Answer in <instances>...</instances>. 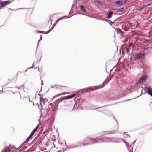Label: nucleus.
I'll use <instances>...</instances> for the list:
<instances>
[{"label":"nucleus","instance_id":"obj_18","mask_svg":"<svg viewBox=\"0 0 152 152\" xmlns=\"http://www.w3.org/2000/svg\"><path fill=\"white\" fill-rule=\"evenodd\" d=\"M82 145H75L74 146L71 145L69 146V148H68V149H72V148H76V147H78L79 146H82Z\"/></svg>","mask_w":152,"mask_h":152},{"label":"nucleus","instance_id":"obj_48","mask_svg":"<svg viewBox=\"0 0 152 152\" xmlns=\"http://www.w3.org/2000/svg\"><path fill=\"white\" fill-rule=\"evenodd\" d=\"M38 95H39V96H40V97H42L43 96V95L39 93L38 94Z\"/></svg>","mask_w":152,"mask_h":152},{"label":"nucleus","instance_id":"obj_47","mask_svg":"<svg viewBox=\"0 0 152 152\" xmlns=\"http://www.w3.org/2000/svg\"><path fill=\"white\" fill-rule=\"evenodd\" d=\"M97 107V106L94 105L92 106V109L93 108H96Z\"/></svg>","mask_w":152,"mask_h":152},{"label":"nucleus","instance_id":"obj_19","mask_svg":"<svg viewBox=\"0 0 152 152\" xmlns=\"http://www.w3.org/2000/svg\"><path fill=\"white\" fill-rule=\"evenodd\" d=\"M113 14V13L112 11H110L107 15V18L108 19H110L112 18Z\"/></svg>","mask_w":152,"mask_h":152},{"label":"nucleus","instance_id":"obj_21","mask_svg":"<svg viewBox=\"0 0 152 152\" xmlns=\"http://www.w3.org/2000/svg\"><path fill=\"white\" fill-rule=\"evenodd\" d=\"M104 140L101 141L102 142H110V139L109 138H106L104 139Z\"/></svg>","mask_w":152,"mask_h":152},{"label":"nucleus","instance_id":"obj_58","mask_svg":"<svg viewBox=\"0 0 152 152\" xmlns=\"http://www.w3.org/2000/svg\"><path fill=\"white\" fill-rule=\"evenodd\" d=\"M41 85H43V82L42 81V80H41Z\"/></svg>","mask_w":152,"mask_h":152},{"label":"nucleus","instance_id":"obj_49","mask_svg":"<svg viewBox=\"0 0 152 152\" xmlns=\"http://www.w3.org/2000/svg\"><path fill=\"white\" fill-rule=\"evenodd\" d=\"M136 98H135V99ZM134 99H134H127V100H125L124 101H123V102H124V101H129V100H132V99Z\"/></svg>","mask_w":152,"mask_h":152},{"label":"nucleus","instance_id":"obj_26","mask_svg":"<svg viewBox=\"0 0 152 152\" xmlns=\"http://www.w3.org/2000/svg\"><path fill=\"white\" fill-rule=\"evenodd\" d=\"M124 9V7H122L116 10L117 11V12H122L123 11Z\"/></svg>","mask_w":152,"mask_h":152},{"label":"nucleus","instance_id":"obj_56","mask_svg":"<svg viewBox=\"0 0 152 152\" xmlns=\"http://www.w3.org/2000/svg\"><path fill=\"white\" fill-rule=\"evenodd\" d=\"M128 0H124V3L125 4L126 3L127 1Z\"/></svg>","mask_w":152,"mask_h":152},{"label":"nucleus","instance_id":"obj_35","mask_svg":"<svg viewBox=\"0 0 152 152\" xmlns=\"http://www.w3.org/2000/svg\"><path fill=\"white\" fill-rule=\"evenodd\" d=\"M76 13L75 14H74L73 15H72V16H71V17L72 16H73V15H75L80 14V15H83V13H80L78 11H76Z\"/></svg>","mask_w":152,"mask_h":152},{"label":"nucleus","instance_id":"obj_25","mask_svg":"<svg viewBox=\"0 0 152 152\" xmlns=\"http://www.w3.org/2000/svg\"><path fill=\"white\" fill-rule=\"evenodd\" d=\"M102 133H104V134H103L99 136V137H102L103 136L105 135L108 134V131H104L102 132Z\"/></svg>","mask_w":152,"mask_h":152},{"label":"nucleus","instance_id":"obj_3","mask_svg":"<svg viewBox=\"0 0 152 152\" xmlns=\"http://www.w3.org/2000/svg\"><path fill=\"white\" fill-rule=\"evenodd\" d=\"M145 56V54L143 53H140L135 54L134 57L131 56L130 59L132 63L134 64V61H137L139 60H142L144 58Z\"/></svg>","mask_w":152,"mask_h":152},{"label":"nucleus","instance_id":"obj_54","mask_svg":"<svg viewBox=\"0 0 152 152\" xmlns=\"http://www.w3.org/2000/svg\"><path fill=\"white\" fill-rule=\"evenodd\" d=\"M108 23L109 24L112 26V27H113L112 26V24H111V22H110L109 20H108Z\"/></svg>","mask_w":152,"mask_h":152},{"label":"nucleus","instance_id":"obj_15","mask_svg":"<svg viewBox=\"0 0 152 152\" xmlns=\"http://www.w3.org/2000/svg\"><path fill=\"white\" fill-rule=\"evenodd\" d=\"M114 3L116 5H119L118 7H120L123 5V2L121 1H116Z\"/></svg>","mask_w":152,"mask_h":152},{"label":"nucleus","instance_id":"obj_28","mask_svg":"<svg viewBox=\"0 0 152 152\" xmlns=\"http://www.w3.org/2000/svg\"><path fill=\"white\" fill-rule=\"evenodd\" d=\"M74 107V106L73 107V108ZM66 108L68 109V110H71L73 109V108H72V107H71L70 106H67L66 107Z\"/></svg>","mask_w":152,"mask_h":152},{"label":"nucleus","instance_id":"obj_52","mask_svg":"<svg viewBox=\"0 0 152 152\" xmlns=\"http://www.w3.org/2000/svg\"><path fill=\"white\" fill-rule=\"evenodd\" d=\"M59 21L58 20V19L56 21V22L55 23H56V24H57V23Z\"/></svg>","mask_w":152,"mask_h":152},{"label":"nucleus","instance_id":"obj_20","mask_svg":"<svg viewBox=\"0 0 152 152\" xmlns=\"http://www.w3.org/2000/svg\"><path fill=\"white\" fill-rule=\"evenodd\" d=\"M55 88L56 89H58L59 90H61L62 88L63 87H66V86H60L58 85H56L55 86Z\"/></svg>","mask_w":152,"mask_h":152},{"label":"nucleus","instance_id":"obj_10","mask_svg":"<svg viewBox=\"0 0 152 152\" xmlns=\"http://www.w3.org/2000/svg\"><path fill=\"white\" fill-rule=\"evenodd\" d=\"M39 127V126H38V125L31 132L30 135L27 137V140H31L32 136L35 133V132L37 131V130L38 128Z\"/></svg>","mask_w":152,"mask_h":152},{"label":"nucleus","instance_id":"obj_64","mask_svg":"<svg viewBox=\"0 0 152 152\" xmlns=\"http://www.w3.org/2000/svg\"><path fill=\"white\" fill-rule=\"evenodd\" d=\"M58 143L59 144H60L61 145L62 144V142H58Z\"/></svg>","mask_w":152,"mask_h":152},{"label":"nucleus","instance_id":"obj_38","mask_svg":"<svg viewBox=\"0 0 152 152\" xmlns=\"http://www.w3.org/2000/svg\"><path fill=\"white\" fill-rule=\"evenodd\" d=\"M110 142H115V143H119L121 142V141H118V140H115L113 141L112 140H110Z\"/></svg>","mask_w":152,"mask_h":152},{"label":"nucleus","instance_id":"obj_40","mask_svg":"<svg viewBox=\"0 0 152 152\" xmlns=\"http://www.w3.org/2000/svg\"><path fill=\"white\" fill-rule=\"evenodd\" d=\"M90 145L89 143L88 142H87V143H84L83 145V146H85V145Z\"/></svg>","mask_w":152,"mask_h":152},{"label":"nucleus","instance_id":"obj_29","mask_svg":"<svg viewBox=\"0 0 152 152\" xmlns=\"http://www.w3.org/2000/svg\"><path fill=\"white\" fill-rule=\"evenodd\" d=\"M132 88H135V89H137L139 88L138 86L137 85H135L134 86H132Z\"/></svg>","mask_w":152,"mask_h":152},{"label":"nucleus","instance_id":"obj_59","mask_svg":"<svg viewBox=\"0 0 152 152\" xmlns=\"http://www.w3.org/2000/svg\"><path fill=\"white\" fill-rule=\"evenodd\" d=\"M29 98V96H26L25 97V98Z\"/></svg>","mask_w":152,"mask_h":152},{"label":"nucleus","instance_id":"obj_14","mask_svg":"<svg viewBox=\"0 0 152 152\" xmlns=\"http://www.w3.org/2000/svg\"><path fill=\"white\" fill-rule=\"evenodd\" d=\"M40 102L41 106V108H42L43 105L42 104V103L44 104L46 102L45 99L44 98L40 97Z\"/></svg>","mask_w":152,"mask_h":152},{"label":"nucleus","instance_id":"obj_42","mask_svg":"<svg viewBox=\"0 0 152 152\" xmlns=\"http://www.w3.org/2000/svg\"><path fill=\"white\" fill-rule=\"evenodd\" d=\"M32 103H33V105H34V106H35V105H37L38 108H39V104L38 103H36V104H34L33 102H32Z\"/></svg>","mask_w":152,"mask_h":152},{"label":"nucleus","instance_id":"obj_23","mask_svg":"<svg viewBox=\"0 0 152 152\" xmlns=\"http://www.w3.org/2000/svg\"><path fill=\"white\" fill-rule=\"evenodd\" d=\"M80 9L82 11L85 12L86 11V9L84 6L82 5H81L80 6Z\"/></svg>","mask_w":152,"mask_h":152},{"label":"nucleus","instance_id":"obj_41","mask_svg":"<svg viewBox=\"0 0 152 152\" xmlns=\"http://www.w3.org/2000/svg\"><path fill=\"white\" fill-rule=\"evenodd\" d=\"M100 20H102V21L108 22V20H107L104 19H101V18H100Z\"/></svg>","mask_w":152,"mask_h":152},{"label":"nucleus","instance_id":"obj_61","mask_svg":"<svg viewBox=\"0 0 152 152\" xmlns=\"http://www.w3.org/2000/svg\"><path fill=\"white\" fill-rule=\"evenodd\" d=\"M9 80L10 82L12 81V80H13V79L11 80L10 79H9Z\"/></svg>","mask_w":152,"mask_h":152},{"label":"nucleus","instance_id":"obj_43","mask_svg":"<svg viewBox=\"0 0 152 152\" xmlns=\"http://www.w3.org/2000/svg\"><path fill=\"white\" fill-rule=\"evenodd\" d=\"M124 134H126V135L128 136L129 137H131L130 136L129 134H127L126 132H124Z\"/></svg>","mask_w":152,"mask_h":152},{"label":"nucleus","instance_id":"obj_22","mask_svg":"<svg viewBox=\"0 0 152 152\" xmlns=\"http://www.w3.org/2000/svg\"><path fill=\"white\" fill-rule=\"evenodd\" d=\"M117 132V130H112L110 131H108V134H115Z\"/></svg>","mask_w":152,"mask_h":152},{"label":"nucleus","instance_id":"obj_37","mask_svg":"<svg viewBox=\"0 0 152 152\" xmlns=\"http://www.w3.org/2000/svg\"><path fill=\"white\" fill-rule=\"evenodd\" d=\"M97 3L98 4L100 5V6H102L103 5V4L102 3V2H100L99 1H97Z\"/></svg>","mask_w":152,"mask_h":152},{"label":"nucleus","instance_id":"obj_9","mask_svg":"<svg viewBox=\"0 0 152 152\" xmlns=\"http://www.w3.org/2000/svg\"><path fill=\"white\" fill-rule=\"evenodd\" d=\"M30 140H27V138L25 141L20 145L18 148V149L20 148V151H22L26 149L27 147L25 145L26 143L28 142Z\"/></svg>","mask_w":152,"mask_h":152},{"label":"nucleus","instance_id":"obj_2","mask_svg":"<svg viewBox=\"0 0 152 152\" xmlns=\"http://www.w3.org/2000/svg\"><path fill=\"white\" fill-rule=\"evenodd\" d=\"M99 87V85L98 86H96L95 87H89L86 88H83L82 89L80 90L79 91L77 92L74 93L73 94L77 93L78 94L74 96V97L76 96V97H79V96L80 95V92H82L83 94H84L85 93H87L88 91H91L94 90H96L99 88H98Z\"/></svg>","mask_w":152,"mask_h":152},{"label":"nucleus","instance_id":"obj_24","mask_svg":"<svg viewBox=\"0 0 152 152\" xmlns=\"http://www.w3.org/2000/svg\"><path fill=\"white\" fill-rule=\"evenodd\" d=\"M50 30H49L48 31L45 32L43 31H39V30H37L36 31V32L37 33H44V34H46L48 33V31H50Z\"/></svg>","mask_w":152,"mask_h":152},{"label":"nucleus","instance_id":"obj_32","mask_svg":"<svg viewBox=\"0 0 152 152\" xmlns=\"http://www.w3.org/2000/svg\"><path fill=\"white\" fill-rule=\"evenodd\" d=\"M128 40L129 39L128 38L125 37L124 38V40L123 41V42L125 43L126 42H128Z\"/></svg>","mask_w":152,"mask_h":152},{"label":"nucleus","instance_id":"obj_53","mask_svg":"<svg viewBox=\"0 0 152 152\" xmlns=\"http://www.w3.org/2000/svg\"><path fill=\"white\" fill-rule=\"evenodd\" d=\"M122 28L124 31H127V30L125 29V28H124V27L123 26H122Z\"/></svg>","mask_w":152,"mask_h":152},{"label":"nucleus","instance_id":"obj_63","mask_svg":"<svg viewBox=\"0 0 152 152\" xmlns=\"http://www.w3.org/2000/svg\"><path fill=\"white\" fill-rule=\"evenodd\" d=\"M57 152H62V151L61 150H59L57 151Z\"/></svg>","mask_w":152,"mask_h":152},{"label":"nucleus","instance_id":"obj_4","mask_svg":"<svg viewBox=\"0 0 152 152\" xmlns=\"http://www.w3.org/2000/svg\"><path fill=\"white\" fill-rule=\"evenodd\" d=\"M99 137H97L96 138H91L89 137H86L85 138V141L86 142H88L90 145L96 143H99L100 142H99L98 140H101V139L99 138Z\"/></svg>","mask_w":152,"mask_h":152},{"label":"nucleus","instance_id":"obj_12","mask_svg":"<svg viewBox=\"0 0 152 152\" xmlns=\"http://www.w3.org/2000/svg\"><path fill=\"white\" fill-rule=\"evenodd\" d=\"M56 109L55 108H54V109L53 110V114L52 115H51L50 116V120L52 122L54 121V118L55 117V112L56 111Z\"/></svg>","mask_w":152,"mask_h":152},{"label":"nucleus","instance_id":"obj_6","mask_svg":"<svg viewBox=\"0 0 152 152\" xmlns=\"http://www.w3.org/2000/svg\"><path fill=\"white\" fill-rule=\"evenodd\" d=\"M144 93L143 92V89H142L141 91L142 94L137 97L140 96L142 94H145V92L152 96V88L150 86H145L144 87Z\"/></svg>","mask_w":152,"mask_h":152},{"label":"nucleus","instance_id":"obj_57","mask_svg":"<svg viewBox=\"0 0 152 152\" xmlns=\"http://www.w3.org/2000/svg\"><path fill=\"white\" fill-rule=\"evenodd\" d=\"M122 141H123L124 143L126 145V146L127 147V145L126 143V142L124 141V140H122Z\"/></svg>","mask_w":152,"mask_h":152},{"label":"nucleus","instance_id":"obj_44","mask_svg":"<svg viewBox=\"0 0 152 152\" xmlns=\"http://www.w3.org/2000/svg\"><path fill=\"white\" fill-rule=\"evenodd\" d=\"M56 25V24L54 23V24L52 26V27H51V28L50 29L51 30L53 29L55 27V26Z\"/></svg>","mask_w":152,"mask_h":152},{"label":"nucleus","instance_id":"obj_16","mask_svg":"<svg viewBox=\"0 0 152 152\" xmlns=\"http://www.w3.org/2000/svg\"><path fill=\"white\" fill-rule=\"evenodd\" d=\"M118 34H121L123 35L124 33L119 28H117L115 29Z\"/></svg>","mask_w":152,"mask_h":152},{"label":"nucleus","instance_id":"obj_13","mask_svg":"<svg viewBox=\"0 0 152 152\" xmlns=\"http://www.w3.org/2000/svg\"><path fill=\"white\" fill-rule=\"evenodd\" d=\"M1 152H11L10 148L9 146H6Z\"/></svg>","mask_w":152,"mask_h":152},{"label":"nucleus","instance_id":"obj_36","mask_svg":"<svg viewBox=\"0 0 152 152\" xmlns=\"http://www.w3.org/2000/svg\"><path fill=\"white\" fill-rule=\"evenodd\" d=\"M111 115H112V116H113V119L116 121V123H117V125H118V122L117 120L116 119L115 117H114V115H113V114H112Z\"/></svg>","mask_w":152,"mask_h":152},{"label":"nucleus","instance_id":"obj_45","mask_svg":"<svg viewBox=\"0 0 152 152\" xmlns=\"http://www.w3.org/2000/svg\"><path fill=\"white\" fill-rule=\"evenodd\" d=\"M34 63H35V62H34L33 63L32 66V67H30L29 68H28V69H31V68H34V67L33 66V65L34 64Z\"/></svg>","mask_w":152,"mask_h":152},{"label":"nucleus","instance_id":"obj_46","mask_svg":"<svg viewBox=\"0 0 152 152\" xmlns=\"http://www.w3.org/2000/svg\"><path fill=\"white\" fill-rule=\"evenodd\" d=\"M83 15H86V16H88L89 17H91V18H94V17H91L89 15H86V14H83Z\"/></svg>","mask_w":152,"mask_h":152},{"label":"nucleus","instance_id":"obj_1","mask_svg":"<svg viewBox=\"0 0 152 152\" xmlns=\"http://www.w3.org/2000/svg\"><path fill=\"white\" fill-rule=\"evenodd\" d=\"M77 94H78L77 93L72 94H70L66 96L62 97L59 99H58L55 101L54 102V108L56 109V110L57 108L58 107V104L59 103L61 102L64 100H67L68 99L72 98L74 97V96Z\"/></svg>","mask_w":152,"mask_h":152},{"label":"nucleus","instance_id":"obj_50","mask_svg":"<svg viewBox=\"0 0 152 152\" xmlns=\"http://www.w3.org/2000/svg\"><path fill=\"white\" fill-rule=\"evenodd\" d=\"M39 144H40L41 143V142H42V140H41V139H40V138H39Z\"/></svg>","mask_w":152,"mask_h":152},{"label":"nucleus","instance_id":"obj_17","mask_svg":"<svg viewBox=\"0 0 152 152\" xmlns=\"http://www.w3.org/2000/svg\"><path fill=\"white\" fill-rule=\"evenodd\" d=\"M109 105H104V106L97 107V108H93L92 110H96L97 111H98L99 112H102V110H99V109L100 108H104V107H106V106H107Z\"/></svg>","mask_w":152,"mask_h":152},{"label":"nucleus","instance_id":"obj_8","mask_svg":"<svg viewBox=\"0 0 152 152\" xmlns=\"http://www.w3.org/2000/svg\"><path fill=\"white\" fill-rule=\"evenodd\" d=\"M148 78V76L146 75H143L141 77L140 79L137 82V84L138 85L141 84L142 83L146 81Z\"/></svg>","mask_w":152,"mask_h":152},{"label":"nucleus","instance_id":"obj_34","mask_svg":"<svg viewBox=\"0 0 152 152\" xmlns=\"http://www.w3.org/2000/svg\"><path fill=\"white\" fill-rule=\"evenodd\" d=\"M121 17H118L115 20V21H116L117 22L119 21H120L121 20Z\"/></svg>","mask_w":152,"mask_h":152},{"label":"nucleus","instance_id":"obj_60","mask_svg":"<svg viewBox=\"0 0 152 152\" xmlns=\"http://www.w3.org/2000/svg\"><path fill=\"white\" fill-rule=\"evenodd\" d=\"M65 146H66V148H67V149H68V148L69 147H68L67 146V145H66V142L65 141Z\"/></svg>","mask_w":152,"mask_h":152},{"label":"nucleus","instance_id":"obj_11","mask_svg":"<svg viewBox=\"0 0 152 152\" xmlns=\"http://www.w3.org/2000/svg\"><path fill=\"white\" fill-rule=\"evenodd\" d=\"M125 44H123L121 45V48L122 49L123 47H124V49H125V51L127 53H129V48H130V46L128 45H126L124 46Z\"/></svg>","mask_w":152,"mask_h":152},{"label":"nucleus","instance_id":"obj_5","mask_svg":"<svg viewBox=\"0 0 152 152\" xmlns=\"http://www.w3.org/2000/svg\"><path fill=\"white\" fill-rule=\"evenodd\" d=\"M114 68L110 70V73H109V77L110 78V79H108L107 78L103 82L102 85H99V87L98 88H103L104 87L105 85H107L108 83L112 79V77L114 75V73H113L112 74H111L110 73L113 69Z\"/></svg>","mask_w":152,"mask_h":152},{"label":"nucleus","instance_id":"obj_62","mask_svg":"<svg viewBox=\"0 0 152 152\" xmlns=\"http://www.w3.org/2000/svg\"><path fill=\"white\" fill-rule=\"evenodd\" d=\"M42 87H41L40 91H39V93H40L41 92V91H42Z\"/></svg>","mask_w":152,"mask_h":152},{"label":"nucleus","instance_id":"obj_30","mask_svg":"<svg viewBox=\"0 0 152 152\" xmlns=\"http://www.w3.org/2000/svg\"><path fill=\"white\" fill-rule=\"evenodd\" d=\"M65 16H63V17H60L59 18H58V20L59 21L61 20H62L63 19H65V18H66V19H68V18H70L71 16H70L69 17H67V18H64V17Z\"/></svg>","mask_w":152,"mask_h":152},{"label":"nucleus","instance_id":"obj_33","mask_svg":"<svg viewBox=\"0 0 152 152\" xmlns=\"http://www.w3.org/2000/svg\"><path fill=\"white\" fill-rule=\"evenodd\" d=\"M62 95V94H58L57 95H55L54 96H53V98H51V100H52L53 99H54L56 97H57L58 96H59L61 95Z\"/></svg>","mask_w":152,"mask_h":152},{"label":"nucleus","instance_id":"obj_7","mask_svg":"<svg viewBox=\"0 0 152 152\" xmlns=\"http://www.w3.org/2000/svg\"><path fill=\"white\" fill-rule=\"evenodd\" d=\"M14 0H7L6 1H0V10L3 8L7 5L10 4L13 2Z\"/></svg>","mask_w":152,"mask_h":152},{"label":"nucleus","instance_id":"obj_31","mask_svg":"<svg viewBox=\"0 0 152 152\" xmlns=\"http://www.w3.org/2000/svg\"><path fill=\"white\" fill-rule=\"evenodd\" d=\"M45 110L46 111L45 112V115H46L47 114H48V112L49 110V107L47 108V107H46L45 108Z\"/></svg>","mask_w":152,"mask_h":152},{"label":"nucleus","instance_id":"obj_39","mask_svg":"<svg viewBox=\"0 0 152 152\" xmlns=\"http://www.w3.org/2000/svg\"><path fill=\"white\" fill-rule=\"evenodd\" d=\"M77 0H74V3L73 4V5L72 6V7H71V10L72 9V7H74V4H75V3H77Z\"/></svg>","mask_w":152,"mask_h":152},{"label":"nucleus","instance_id":"obj_27","mask_svg":"<svg viewBox=\"0 0 152 152\" xmlns=\"http://www.w3.org/2000/svg\"><path fill=\"white\" fill-rule=\"evenodd\" d=\"M42 34H41L40 36V39L39 40H38V43H37V48H36V52L37 51V48H38V44H39V42L41 40H42Z\"/></svg>","mask_w":152,"mask_h":152},{"label":"nucleus","instance_id":"obj_55","mask_svg":"<svg viewBox=\"0 0 152 152\" xmlns=\"http://www.w3.org/2000/svg\"><path fill=\"white\" fill-rule=\"evenodd\" d=\"M50 88H55V86H51L50 88Z\"/></svg>","mask_w":152,"mask_h":152},{"label":"nucleus","instance_id":"obj_51","mask_svg":"<svg viewBox=\"0 0 152 152\" xmlns=\"http://www.w3.org/2000/svg\"><path fill=\"white\" fill-rule=\"evenodd\" d=\"M109 21L111 22V23H112L113 24V23H115L116 22H117L116 21H115V20L113 22H112L110 20H109Z\"/></svg>","mask_w":152,"mask_h":152}]
</instances>
